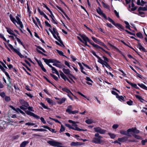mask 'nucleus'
Returning a JSON list of instances; mask_svg holds the SVG:
<instances>
[{"label":"nucleus","mask_w":147,"mask_h":147,"mask_svg":"<svg viewBox=\"0 0 147 147\" xmlns=\"http://www.w3.org/2000/svg\"><path fill=\"white\" fill-rule=\"evenodd\" d=\"M9 17L11 20L14 24L16 25V23H17L19 25L20 27V28H19V29L21 32H22V30L21 29L23 28L24 26L22 22L21 21V20L19 18L20 16L18 15H17L16 17V20L15 18L11 14H10L9 15Z\"/></svg>","instance_id":"f257e3e1"},{"label":"nucleus","mask_w":147,"mask_h":147,"mask_svg":"<svg viewBox=\"0 0 147 147\" xmlns=\"http://www.w3.org/2000/svg\"><path fill=\"white\" fill-rule=\"evenodd\" d=\"M49 30L51 32L54 38L59 42L63 46H64V45L62 43L60 38L59 36V33L57 32L56 28H53V31H52L50 29H49Z\"/></svg>","instance_id":"f03ea898"},{"label":"nucleus","mask_w":147,"mask_h":147,"mask_svg":"<svg viewBox=\"0 0 147 147\" xmlns=\"http://www.w3.org/2000/svg\"><path fill=\"white\" fill-rule=\"evenodd\" d=\"M92 142L96 144H101L104 142L102 140V137L97 133L95 134Z\"/></svg>","instance_id":"7ed1b4c3"},{"label":"nucleus","mask_w":147,"mask_h":147,"mask_svg":"<svg viewBox=\"0 0 147 147\" xmlns=\"http://www.w3.org/2000/svg\"><path fill=\"white\" fill-rule=\"evenodd\" d=\"M102 57L104 59V60H102L100 58L101 60L99 61V59L98 60V61L102 65L103 67H104V66H105L108 68L110 69L111 67L107 63V62L109 61V59L107 58L104 56H103Z\"/></svg>","instance_id":"20e7f679"},{"label":"nucleus","mask_w":147,"mask_h":147,"mask_svg":"<svg viewBox=\"0 0 147 147\" xmlns=\"http://www.w3.org/2000/svg\"><path fill=\"white\" fill-rule=\"evenodd\" d=\"M65 125L66 127H69L70 129H71L74 130H76L77 131H87V130L86 129H80L79 128H78V127H75L72 126V125L71 126L69 124H65Z\"/></svg>","instance_id":"39448f33"},{"label":"nucleus","mask_w":147,"mask_h":147,"mask_svg":"<svg viewBox=\"0 0 147 147\" xmlns=\"http://www.w3.org/2000/svg\"><path fill=\"white\" fill-rule=\"evenodd\" d=\"M94 129L96 132L99 133L101 134H104L107 131L106 130L102 129L99 127H94Z\"/></svg>","instance_id":"423d86ee"},{"label":"nucleus","mask_w":147,"mask_h":147,"mask_svg":"<svg viewBox=\"0 0 147 147\" xmlns=\"http://www.w3.org/2000/svg\"><path fill=\"white\" fill-rule=\"evenodd\" d=\"M47 142L51 145L55 146H58L59 144H60L59 142L53 140L48 141Z\"/></svg>","instance_id":"0eeeda50"},{"label":"nucleus","mask_w":147,"mask_h":147,"mask_svg":"<svg viewBox=\"0 0 147 147\" xmlns=\"http://www.w3.org/2000/svg\"><path fill=\"white\" fill-rule=\"evenodd\" d=\"M25 112L27 115H29L30 116H32L36 119H39L40 118L39 116L36 115L34 113L31 112L29 111L26 110Z\"/></svg>","instance_id":"6e6552de"},{"label":"nucleus","mask_w":147,"mask_h":147,"mask_svg":"<svg viewBox=\"0 0 147 147\" xmlns=\"http://www.w3.org/2000/svg\"><path fill=\"white\" fill-rule=\"evenodd\" d=\"M96 11L97 12L100 16H102L104 18L107 19V16L105 15V13H103L102 11V10L99 7H98L96 9Z\"/></svg>","instance_id":"1a4fd4ad"},{"label":"nucleus","mask_w":147,"mask_h":147,"mask_svg":"<svg viewBox=\"0 0 147 147\" xmlns=\"http://www.w3.org/2000/svg\"><path fill=\"white\" fill-rule=\"evenodd\" d=\"M60 88L63 91L67 93V94H71L72 95H74L70 90L67 87H60Z\"/></svg>","instance_id":"9d476101"},{"label":"nucleus","mask_w":147,"mask_h":147,"mask_svg":"<svg viewBox=\"0 0 147 147\" xmlns=\"http://www.w3.org/2000/svg\"><path fill=\"white\" fill-rule=\"evenodd\" d=\"M53 65L56 66V67L60 68L62 67V65L61 64H60V62L57 60L55 61V62L53 64Z\"/></svg>","instance_id":"9b49d317"},{"label":"nucleus","mask_w":147,"mask_h":147,"mask_svg":"<svg viewBox=\"0 0 147 147\" xmlns=\"http://www.w3.org/2000/svg\"><path fill=\"white\" fill-rule=\"evenodd\" d=\"M13 51L15 52L21 58H24V56L21 53L19 52L20 49H14L13 50Z\"/></svg>","instance_id":"f8f14e48"},{"label":"nucleus","mask_w":147,"mask_h":147,"mask_svg":"<svg viewBox=\"0 0 147 147\" xmlns=\"http://www.w3.org/2000/svg\"><path fill=\"white\" fill-rule=\"evenodd\" d=\"M62 70L64 74L67 75L68 76L69 75L72 76V74L70 73V71L68 69H66L65 68H63Z\"/></svg>","instance_id":"ddd939ff"},{"label":"nucleus","mask_w":147,"mask_h":147,"mask_svg":"<svg viewBox=\"0 0 147 147\" xmlns=\"http://www.w3.org/2000/svg\"><path fill=\"white\" fill-rule=\"evenodd\" d=\"M80 36L84 40V41H88L90 43L91 42H90V40L89 39V38L87 37L86 36L82 34Z\"/></svg>","instance_id":"4468645a"},{"label":"nucleus","mask_w":147,"mask_h":147,"mask_svg":"<svg viewBox=\"0 0 147 147\" xmlns=\"http://www.w3.org/2000/svg\"><path fill=\"white\" fill-rule=\"evenodd\" d=\"M0 69L5 74V75L7 76L8 78H9V76L8 74V73L5 71V69L3 66L0 64Z\"/></svg>","instance_id":"2eb2a0df"},{"label":"nucleus","mask_w":147,"mask_h":147,"mask_svg":"<svg viewBox=\"0 0 147 147\" xmlns=\"http://www.w3.org/2000/svg\"><path fill=\"white\" fill-rule=\"evenodd\" d=\"M131 128L127 130V136H133L134 134L132 133H133Z\"/></svg>","instance_id":"dca6fc26"},{"label":"nucleus","mask_w":147,"mask_h":147,"mask_svg":"<svg viewBox=\"0 0 147 147\" xmlns=\"http://www.w3.org/2000/svg\"><path fill=\"white\" fill-rule=\"evenodd\" d=\"M73 109V107L71 105H69L67 107V109L66 110V112H68L69 114H71V112Z\"/></svg>","instance_id":"f3484780"},{"label":"nucleus","mask_w":147,"mask_h":147,"mask_svg":"<svg viewBox=\"0 0 147 147\" xmlns=\"http://www.w3.org/2000/svg\"><path fill=\"white\" fill-rule=\"evenodd\" d=\"M49 67L51 68L53 73L56 74L57 75L59 76V72L55 68L53 67L51 65H49Z\"/></svg>","instance_id":"a211bd4d"},{"label":"nucleus","mask_w":147,"mask_h":147,"mask_svg":"<svg viewBox=\"0 0 147 147\" xmlns=\"http://www.w3.org/2000/svg\"><path fill=\"white\" fill-rule=\"evenodd\" d=\"M114 25L117 27L119 30H124V27L122 25L119 24H115Z\"/></svg>","instance_id":"6ab92c4d"},{"label":"nucleus","mask_w":147,"mask_h":147,"mask_svg":"<svg viewBox=\"0 0 147 147\" xmlns=\"http://www.w3.org/2000/svg\"><path fill=\"white\" fill-rule=\"evenodd\" d=\"M7 32L9 34L14 35L15 37L16 36V35L14 34V31H13L11 29L9 28H7Z\"/></svg>","instance_id":"aec40b11"},{"label":"nucleus","mask_w":147,"mask_h":147,"mask_svg":"<svg viewBox=\"0 0 147 147\" xmlns=\"http://www.w3.org/2000/svg\"><path fill=\"white\" fill-rule=\"evenodd\" d=\"M61 72L60 74V75L62 78L65 81L68 80V78H67L66 76L61 71H60Z\"/></svg>","instance_id":"412c9836"},{"label":"nucleus","mask_w":147,"mask_h":147,"mask_svg":"<svg viewBox=\"0 0 147 147\" xmlns=\"http://www.w3.org/2000/svg\"><path fill=\"white\" fill-rule=\"evenodd\" d=\"M127 140V138L126 137H125L121 138H119L118 139V141L121 142H125Z\"/></svg>","instance_id":"4be33fe9"},{"label":"nucleus","mask_w":147,"mask_h":147,"mask_svg":"<svg viewBox=\"0 0 147 147\" xmlns=\"http://www.w3.org/2000/svg\"><path fill=\"white\" fill-rule=\"evenodd\" d=\"M81 145V143L78 142H71V143L70 145L71 146H80Z\"/></svg>","instance_id":"5701e85b"},{"label":"nucleus","mask_w":147,"mask_h":147,"mask_svg":"<svg viewBox=\"0 0 147 147\" xmlns=\"http://www.w3.org/2000/svg\"><path fill=\"white\" fill-rule=\"evenodd\" d=\"M38 64L39 66L41 67L42 70L44 72H46V70L44 67L43 65L42 64L41 62L40 61L38 62Z\"/></svg>","instance_id":"b1692460"},{"label":"nucleus","mask_w":147,"mask_h":147,"mask_svg":"<svg viewBox=\"0 0 147 147\" xmlns=\"http://www.w3.org/2000/svg\"><path fill=\"white\" fill-rule=\"evenodd\" d=\"M29 142L28 141H24L22 142L20 145V147H25L26 144H28Z\"/></svg>","instance_id":"393cba45"},{"label":"nucleus","mask_w":147,"mask_h":147,"mask_svg":"<svg viewBox=\"0 0 147 147\" xmlns=\"http://www.w3.org/2000/svg\"><path fill=\"white\" fill-rule=\"evenodd\" d=\"M66 99L64 98H60L59 100L57 101L58 103L59 104H61L65 101Z\"/></svg>","instance_id":"a878e982"},{"label":"nucleus","mask_w":147,"mask_h":147,"mask_svg":"<svg viewBox=\"0 0 147 147\" xmlns=\"http://www.w3.org/2000/svg\"><path fill=\"white\" fill-rule=\"evenodd\" d=\"M90 44H91L94 47H95L96 49H100L102 50V48L99 46V45L95 44L94 43L91 42Z\"/></svg>","instance_id":"bb28decb"},{"label":"nucleus","mask_w":147,"mask_h":147,"mask_svg":"<svg viewBox=\"0 0 147 147\" xmlns=\"http://www.w3.org/2000/svg\"><path fill=\"white\" fill-rule=\"evenodd\" d=\"M92 38L93 40V41L96 43L98 44L99 43V42H100V41L99 40V39H98L96 38H95L93 36H92Z\"/></svg>","instance_id":"cd10ccee"},{"label":"nucleus","mask_w":147,"mask_h":147,"mask_svg":"<svg viewBox=\"0 0 147 147\" xmlns=\"http://www.w3.org/2000/svg\"><path fill=\"white\" fill-rule=\"evenodd\" d=\"M138 85L143 89L147 90V87L142 84H138Z\"/></svg>","instance_id":"c85d7f7f"},{"label":"nucleus","mask_w":147,"mask_h":147,"mask_svg":"<svg viewBox=\"0 0 147 147\" xmlns=\"http://www.w3.org/2000/svg\"><path fill=\"white\" fill-rule=\"evenodd\" d=\"M147 10V6L144 7H140L138 9V11H140L141 10L142 11H146Z\"/></svg>","instance_id":"c756f323"},{"label":"nucleus","mask_w":147,"mask_h":147,"mask_svg":"<svg viewBox=\"0 0 147 147\" xmlns=\"http://www.w3.org/2000/svg\"><path fill=\"white\" fill-rule=\"evenodd\" d=\"M68 122L70 123H71L72 124V126L76 127H78V125L77 124H75V121H73L71 120H68Z\"/></svg>","instance_id":"7c9ffc66"},{"label":"nucleus","mask_w":147,"mask_h":147,"mask_svg":"<svg viewBox=\"0 0 147 147\" xmlns=\"http://www.w3.org/2000/svg\"><path fill=\"white\" fill-rule=\"evenodd\" d=\"M138 48L140 50H142L143 51H144L145 50V49L142 46L141 44L140 43H139L138 45Z\"/></svg>","instance_id":"2f4dec72"},{"label":"nucleus","mask_w":147,"mask_h":147,"mask_svg":"<svg viewBox=\"0 0 147 147\" xmlns=\"http://www.w3.org/2000/svg\"><path fill=\"white\" fill-rule=\"evenodd\" d=\"M124 23L126 25L125 26L126 28L129 29V30H131V29H130V26L129 23L127 21H125Z\"/></svg>","instance_id":"473e14b6"},{"label":"nucleus","mask_w":147,"mask_h":147,"mask_svg":"<svg viewBox=\"0 0 147 147\" xmlns=\"http://www.w3.org/2000/svg\"><path fill=\"white\" fill-rule=\"evenodd\" d=\"M91 52L92 53L94 56H95L96 57L98 58V60L99 59V61H100H100L101 60L100 59V58L96 54V53L94 51H93V50L91 51Z\"/></svg>","instance_id":"72a5a7b5"},{"label":"nucleus","mask_w":147,"mask_h":147,"mask_svg":"<svg viewBox=\"0 0 147 147\" xmlns=\"http://www.w3.org/2000/svg\"><path fill=\"white\" fill-rule=\"evenodd\" d=\"M108 135L110 136V137L112 139L116 137L115 135L114 134L109 133H108Z\"/></svg>","instance_id":"f704fd0d"},{"label":"nucleus","mask_w":147,"mask_h":147,"mask_svg":"<svg viewBox=\"0 0 147 147\" xmlns=\"http://www.w3.org/2000/svg\"><path fill=\"white\" fill-rule=\"evenodd\" d=\"M131 129L132 130H132L133 133L136 134H138L139 132V131L136 129L135 128H131Z\"/></svg>","instance_id":"c9c22d12"},{"label":"nucleus","mask_w":147,"mask_h":147,"mask_svg":"<svg viewBox=\"0 0 147 147\" xmlns=\"http://www.w3.org/2000/svg\"><path fill=\"white\" fill-rule=\"evenodd\" d=\"M85 122L88 124H90L93 122V121L92 119H88L86 120Z\"/></svg>","instance_id":"e433bc0d"},{"label":"nucleus","mask_w":147,"mask_h":147,"mask_svg":"<svg viewBox=\"0 0 147 147\" xmlns=\"http://www.w3.org/2000/svg\"><path fill=\"white\" fill-rule=\"evenodd\" d=\"M120 133L121 134L127 136V130L125 131L124 130H121L120 131Z\"/></svg>","instance_id":"4c0bfd02"},{"label":"nucleus","mask_w":147,"mask_h":147,"mask_svg":"<svg viewBox=\"0 0 147 147\" xmlns=\"http://www.w3.org/2000/svg\"><path fill=\"white\" fill-rule=\"evenodd\" d=\"M136 97L137 98H138L140 101L142 102H143V101L144 100V99H143L140 96L138 95H136Z\"/></svg>","instance_id":"58836bf2"},{"label":"nucleus","mask_w":147,"mask_h":147,"mask_svg":"<svg viewBox=\"0 0 147 147\" xmlns=\"http://www.w3.org/2000/svg\"><path fill=\"white\" fill-rule=\"evenodd\" d=\"M116 97L118 98L119 100H123L124 98L123 97L121 96H119V95H117V96H116Z\"/></svg>","instance_id":"ea45409f"},{"label":"nucleus","mask_w":147,"mask_h":147,"mask_svg":"<svg viewBox=\"0 0 147 147\" xmlns=\"http://www.w3.org/2000/svg\"><path fill=\"white\" fill-rule=\"evenodd\" d=\"M22 105L27 108L29 106V105L28 103L25 101H24V103H23Z\"/></svg>","instance_id":"a19ab883"},{"label":"nucleus","mask_w":147,"mask_h":147,"mask_svg":"<svg viewBox=\"0 0 147 147\" xmlns=\"http://www.w3.org/2000/svg\"><path fill=\"white\" fill-rule=\"evenodd\" d=\"M44 60L45 62L49 66V65H51L49 64V59H43Z\"/></svg>","instance_id":"79ce46f5"},{"label":"nucleus","mask_w":147,"mask_h":147,"mask_svg":"<svg viewBox=\"0 0 147 147\" xmlns=\"http://www.w3.org/2000/svg\"><path fill=\"white\" fill-rule=\"evenodd\" d=\"M98 44H99L100 45L103 46L106 49H107L109 50L108 48L106 46L105 44L104 43L101 42L100 41V42H99V43Z\"/></svg>","instance_id":"37998d69"},{"label":"nucleus","mask_w":147,"mask_h":147,"mask_svg":"<svg viewBox=\"0 0 147 147\" xmlns=\"http://www.w3.org/2000/svg\"><path fill=\"white\" fill-rule=\"evenodd\" d=\"M57 51L60 55L65 57V56L64 55L62 51L57 50Z\"/></svg>","instance_id":"c03bdc74"},{"label":"nucleus","mask_w":147,"mask_h":147,"mask_svg":"<svg viewBox=\"0 0 147 147\" xmlns=\"http://www.w3.org/2000/svg\"><path fill=\"white\" fill-rule=\"evenodd\" d=\"M46 100L47 101V102L49 104H52L53 102V100L49 98H46Z\"/></svg>","instance_id":"a18cd8bd"},{"label":"nucleus","mask_w":147,"mask_h":147,"mask_svg":"<svg viewBox=\"0 0 147 147\" xmlns=\"http://www.w3.org/2000/svg\"><path fill=\"white\" fill-rule=\"evenodd\" d=\"M136 35L138 37L140 38H142L143 37L142 34L140 32L137 33Z\"/></svg>","instance_id":"49530a36"},{"label":"nucleus","mask_w":147,"mask_h":147,"mask_svg":"<svg viewBox=\"0 0 147 147\" xmlns=\"http://www.w3.org/2000/svg\"><path fill=\"white\" fill-rule=\"evenodd\" d=\"M133 136H134V137L137 139L140 140L142 139V138L139 136L136 135H133Z\"/></svg>","instance_id":"de8ad7c7"},{"label":"nucleus","mask_w":147,"mask_h":147,"mask_svg":"<svg viewBox=\"0 0 147 147\" xmlns=\"http://www.w3.org/2000/svg\"><path fill=\"white\" fill-rule=\"evenodd\" d=\"M106 19H107L110 22H111L114 25L115 24V22L111 18H108L107 19V18Z\"/></svg>","instance_id":"09e8293b"},{"label":"nucleus","mask_w":147,"mask_h":147,"mask_svg":"<svg viewBox=\"0 0 147 147\" xmlns=\"http://www.w3.org/2000/svg\"><path fill=\"white\" fill-rule=\"evenodd\" d=\"M65 130V128L63 127V126L61 125V127L60 130V132L64 131Z\"/></svg>","instance_id":"8fccbe9b"},{"label":"nucleus","mask_w":147,"mask_h":147,"mask_svg":"<svg viewBox=\"0 0 147 147\" xmlns=\"http://www.w3.org/2000/svg\"><path fill=\"white\" fill-rule=\"evenodd\" d=\"M138 15L142 17H144L145 16L144 13L142 11H139Z\"/></svg>","instance_id":"3c124183"},{"label":"nucleus","mask_w":147,"mask_h":147,"mask_svg":"<svg viewBox=\"0 0 147 147\" xmlns=\"http://www.w3.org/2000/svg\"><path fill=\"white\" fill-rule=\"evenodd\" d=\"M13 109L14 110L16 111V112L18 113L19 112H20L21 111V110H20L19 108H18L17 109H15L14 108H13Z\"/></svg>","instance_id":"603ef678"},{"label":"nucleus","mask_w":147,"mask_h":147,"mask_svg":"<svg viewBox=\"0 0 147 147\" xmlns=\"http://www.w3.org/2000/svg\"><path fill=\"white\" fill-rule=\"evenodd\" d=\"M119 125H118L117 124H114L112 126V128L114 129H116L119 127Z\"/></svg>","instance_id":"864d4df0"},{"label":"nucleus","mask_w":147,"mask_h":147,"mask_svg":"<svg viewBox=\"0 0 147 147\" xmlns=\"http://www.w3.org/2000/svg\"><path fill=\"white\" fill-rule=\"evenodd\" d=\"M0 37L1 38H2L4 41H7L6 39L4 37V36L3 35V34H0Z\"/></svg>","instance_id":"5fc2aeb1"},{"label":"nucleus","mask_w":147,"mask_h":147,"mask_svg":"<svg viewBox=\"0 0 147 147\" xmlns=\"http://www.w3.org/2000/svg\"><path fill=\"white\" fill-rule=\"evenodd\" d=\"M65 64L66 65L68 66L69 68L70 69L71 68V67H70L69 63V62L67 61H65Z\"/></svg>","instance_id":"6e6d98bb"},{"label":"nucleus","mask_w":147,"mask_h":147,"mask_svg":"<svg viewBox=\"0 0 147 147\" xmlns=\"http://www.w3.org/2000/svg\"><path fill=\"white\" fill-rule=\"evenodd\" d=\"M102 5L104 7H105L106 8H108L109 7L108 5L105 3H104L102 2Z\"/></svg>","instance_id":"4d7b16f0"},{"label":"nucleus","mask_w":147,"mask_h":147,"mask_svg":"<svg viewBox=\"0 0 147 147\" xmlns=\"http://www.w3.org/2000/svg\"><path fill=\"white\" fill-rule=\"evenodd\" d=\"M35 125V123L28 122L25 123V125L28 126H32Z\"/></svg>","instance_id":"13d9d810"},{"label":"nucleus","mask_w":147,"mask_h":147,"mask_svg":"<svg viewBox=\"0 0 147 147\" xmlns=\"http://www.w3.org/2000/svg\"><path fill=\"white\" fill-rule=\"evenodd\" d=\"M40 104L45 109H48V107L45 105L43 103L41 102Z\"/></svg>","instance_id":"bf43d9fd"},{"label":"nucleus","mask_w":147,"mask_h":147,"mask_svg":"<svg viewBox=\"0 0 147 147\" xmlns=\"http://www.w3.org/2000/svg\"><path fill=\"white\" fill-rule=\"evenodd\" d=\"M20 108L21 109H22V110H23L24 111H25L26 110V109H27V108L26 107H24V106H23L22 105V106H20Z\"/></svg>","instance_id":"052dcab7"},{"label":"nucleus","mask_w":147,"mask_h":147,"mask_svg":"<svg viewBox=\"0 0 147 147\" xmlns=\"http://www.w3.org/2000/svg\"><path fill=\"white\" fill-rule=\"evenodd\" d=\"M51 15H50V16L51 17V18L52 19V21L54 22H55V20H54V16H53V14L52 13V14H51Z\"/></svg>","instance_id":"680f3d73"},{"label":"nucleus","mask_w":147,"mask_h":147,"mask_svg":"<svg viewBox=\"0 0 147 147\" xmlns=\"http://www.w3.org/2000/svg\"><path fill=\"white\" fill-rule=\"evenodd\" d=\"M44 7L46 8V9H47L51 13V14H52V11H51L50 9L47 7V6L45 4H44Z\"/></svg>","instance_id":"e2e57ef3"},{"label":"nucleus","mask_w":147,"mask_h":147,"mask_svg":"<svg viewBox=\"0 0 147 147\" xmlns=\"http://www.w3.org/2000/svg\"><path fill=\"white\" fill-rule=\"evenodd\" d=\"M51 75L56 80H58V78L57 76L52 74H51Z\"/></svg>","instance_id":"0e129e2a"},{"label":"nucleus","mask_w":147,"mask_h":147,"mask_svg":"<svg viewBox=\"0 0 147 147\" xmlns=\"http://www.w3.org/2000/svg\"><path fill=\"white\" fill-rule=\"evenodd\" d=\"M38 10L39 13L41 15L43 16L44 14L45 13L41 11L40 9L38 8Z\"/></svg>","instance_id":"69168bd1"},{"label":"nucleus","mask_w":147,"mask_h":147,"mask_svg":"<svg viewBox=\"0 0 147 147\" xmlns=\"http://www.w3.org/2000/svg\"><path fill=\"white\" fill-rule=\"evenodd\" d=\"M40 119L41 121L44 124H45L46 123V122L45 121L43 117H41L40 118Z\"/></svg>","instance_id":"338daca9"},{"label":"nucleus","mask_w":147,"mask_h":147,"mask_svg":"<svg viewBox=\"0 0 147 147\" xmlns=\"http://www.w3.org/2000/svg\"><path fill=\"white\" fill-rule=\"evenodd\" d=\"M0 62L2 64L3 67L4 68H5V69H7V66H6V65L2 62L1 61H0Z\"/></svg>","instance_id":"774afa93"}]
</instances>
